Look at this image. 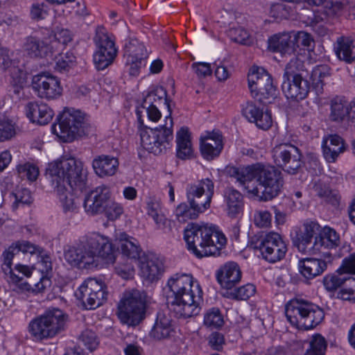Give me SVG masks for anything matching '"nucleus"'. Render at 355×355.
I'll list each match as a JSON object with an SVG mask.
<instances>
[{
  "mask_svg": "<svg viewBox=\"0 0 355 355\" xmlns=\"http://www.w3.org/2000/svg\"><path fill=\"white\" fill-rule=\"evenodd\" d=\"M46 176L59 196L63 211L70 215L78 213L80 201L69 189L73 192L86 189L87 170L83 162L73 157L51 162L46 168Z\"/></svg>",
  "mask_w": 355,
  "mask_h": 355,
  "instance_id": "1",
  "label": "nucleus"
},
{
  "mask_svg": "<svg viewBox=\"0 0 355 355\" xmlns=\"http://www.w3.org/2000/svg\"><path fill=\"white\" fill-rule=\"evenodd\" d=\"M225 173L263 201L277 197L284 185L282 173L269 164L257 163L242 168L227 166Z\"/></svg>",
  "mask_w": 355,
  "mask_h": 355,
  "instance_id": "2",
  "label": "nucleus"
},
{
  "mask_svg": "<svg viewBox=\"0 0 355 355\" xmlns=\"http://www.w3.org/2000/svg\"><path fill=\"white\" fill-rule=\"evenodd\" d=\"M163 102L166 105L169 112L168 116H166L164 125L155 128L144 126L140 112H137L141 145L147 151L156 155L164 153L167 148H169L173 139L172 130L173 122L171 116V109L169 100L167 98L166 91L162 86H150L142 103V107H149L153 105H160Z\"/></svg>",
  "mask_w": 355,
  "mask_h": 355,
  "instance_id": "3",
  "label": "nucleus"
},
{
  "mask_svg": "<svg viewBox=\"0 0 355 355\" xmlns=\"http://www.w3.org/2000/svg\"><path fill=\"white\" fill-rule=\"evenodd\" d=\"M165 290L169 309L177 318H188L199 313L202 291L191 275H173L168 278Z\"/></svg>",
  "mask_w": 355,
  "mask_h": 355,
  "instance_id": "4",
  "label": "nucleus"
},
{
  "mask_svg": "<svg viewBox=\"0 0 355 355\" xmlns=\"http://www.w3.org/2000/svg\"><path fill=\"white\" fill-rule=\"evenodd\" d=\"M187 249L198 258L218 256L227 243L225 236L214 226L189 223L184 232Z\"/></svg>",
  "mask_w": 355,
  "mask_h": 355,
  "instance_id": "5",
  "label": "nucleus"
},
{
  "mask_svg": "<svg viewBox=\"0 0 355 355\" xmlns=\"http://www.w3.org/2000/svg\"><path fill=\"white\" fill-rule=\"evenodd\" d=\"M214 193V184L209 178L189 184L187 187V197L189 205L183 202L177 207L175 211L176 218L181 223L196 219L199 214L210 207Z\"/></svg>",
  "mask_w": 355,
  "mask_h": 355,
  "instance_id": "6",
  "label": "nucleus"
},
{
  "mask_svg": "<svg viewBox=\"0 0 355 355\" xmlns=\"http://www.w3.org/2000/svg\"><path fill=\"white\" fill-rule=\"evenodd\" d=\"M68 315L62 310L49 309L29 322L28 332L36 341L53 338L65 330Z\"/></svg>",
  "mask_w": 355,
  "mask_h": 355,
  "instance_id": "7",
  "label": "nucleus"
},
{
  "mask_svg": "<svg viewBox=\"0 0 355 355\" xmlns=\"http://www.w3.org/2000/svg\"><path fill=\"white\" fill-rule=\"evenodd\" d=\"M288 321L300 329L309 330L319 324L324 317L318 305L302 299H293L285 306Z\"/></svg>",
  "mask_w": 355,
  "mask_h": 355,
  "instance_id": "8",
  "label": "nucleus"
},
{
  "mask_svg": "<svg viewBox=\"0 0 355 355\" xmlns=\"http://www.w3.org/2000/svg\"><path fill=\"white\" fill-rule=\"evenodd\" d=\"M58 123L53 126V132L64 142L89 134L91 128L86 115L80 110L67 108L58 117Z\"/></svg>",
  "mask_w": 355,
  "mask_h": 355,
  "instance_id": "9",
  "label": "nucleus"
},
{
  "mask_svg": "<svg viewBox=\"0 0 355 355\" xmlns=\"http://www.w3.org/2000/svg\"><path fill=\"white\" fill-rule=\"evenodd\" d=\"M337 272V275H328L324 277V288L328 291H334L343 284L348 285L349 288L341 289L338 297L343 300L355 302V278L350 277V275H355V255L350 254L344 259Z\"/></svg>",
  "mask_w": 355,
  "mask_h": 355,
  "instance_id": "10",
  "label": "nucleus"
},
{
  "mask_svg": "<svg viewBox=\"0 0 355 355\" xmlns=\"http://www.w3.org/2000/svg\"><path fill=\"white\" fill-rule=\"evenodd\" d=\"M249 246L259 250L261 257L270 263H275L284 258L287 245L280 234L270 232H259L249 238Z\"/></svg>",
  "mask_w": 355,
  "mask_h": 355,
  "instance_id": "11",
  "label": "nucleus"
},
{
  "mask_svg": "<svg viewBox=\"0 0 355 355\" xmlns=\"http://www.w3.org/2000/svg\"><path fill=\"white\" fill-rule=\"evenodd\" d=\"M146 295L138 290L123 294L118 304V317L122 323L136 326L145 318Z\"/></svg>",
  "mask_w": 355,
  "mask_h": 355,
  "instance_id": "12",
  "label": "nucleus"
},
{
  "mask_svg": "<svg viewBox=\"0 0 355 355\" xmlns=\"http://www.w3.org/2000/svg\"><path fill=\"white\" fill-rule=\"evenodd\" d=\"M252 96L263 104L271 103L277 96V89L270 75L263 68L252 67L248 76Z\"/></svg>",
  "mask_w": 355,
  "mask_h": 355,
  "instance_id": "13",
  "label": "nucleus"
},
{
  "mask_svg": "<svg viewBox=\"0 0 355 355\" xmlns=\"http://www.w3.org/2000/svg\"><path fill=\"white\" fill-rule=\"evenodd\" d=\"M272 155L275 164L291 175L298 173L304 165L301 150L291 144L284 143L275 146Z\"/></svg>",
  "mask_w": 355,
  "mask_h": 355,
  "instance_id": "14",
  "label": "nucleus"
},
{
  "mask_svg": "<svg viewBox=\"0 0 355 355\" xmlns=\"http://www.w3.org/2000/svg\"><path fill=\"white\" fill-rule=\"evenodd\" d=\"M106 286L101 280L87 278L75 292V296L87 309H95L107 299Z\"/></svg>",
  "mask_w": 355,
  "mask_h": 355,
  "instance_id": "15",
  "label": "nucleus"
},
{
  "mask_svg": "<svg viewBox=\"0 0 355 355\" xmlns=\"http://www.w3.org/2000/svg\"><path fill=\"white\" fill-rule=\"evenodd\" d=\"M82 243L89 255L93 257L95 266H97V257H101L107 263L114 262L115 250L108 237L93 232L83 237Z\"/></svg>",
  "mask_w": 355,
  "mask_h": 355,
  "instance_id": "16",
  "label": "nucleus"
},
{
  "mask_svg": "<svg viewBox=\"0 0 355 355\" xmlns=\"http://www.w3.org/2000/svg\"><path fill=\"white\" fill-rule=\"evenodd\" d=\"M94 40L97 47L94 62L98 70H103L113 62L117 55V49L103 28L97 29Z\"/></svg>",
  "mask_w": 355,
  "mask_h": 355,
  "instance_id": "17",
  "label": "nucleus"
},
{
  "mask_svg": "<svg viewBox=\"0 0 355 355\" xmlns=\"http://www.w3.org/2000/svg\"><path fill=\"white\" fill-rule=\"evenodd\" d=\"M33 89L37 96L47 100L55 99L62 94L60 80L49 73H41L33 78Z\"/></svg>",
  "mask_w": 355,
  "mask_h": 355,
  "instance_id": "18",
  "label": "nucleus"
},
{
  "mask_svg": "<svg viewBox=\"0 0 355 355\" xmlns=\"http://www.w3.org/2000/svg\"><path fill=\"white\" fill-rule=\"evenodd\" d=\"M110 198L111 191L108 187L101 185L96 187L85 196L83 205L85 211L89 216L103 214Z\"/></svg>",
  "mask_w": 355,
  "mask_h": 355,
  "instance_id": "19",
  "label": "nucleus"
},
{
  "mask_svg": "<svg viewBox=\"0 0 355 355\" xmlns=\"http://www.w3.org/2000/svg\"><path fill=\"white\" fill-rule=\"evenodd\" d=\"M223 148V136L219 131L207 132L200 137V150L204 159L211 161L218 157Z\"/></svg>",
  "mask_w": 355,
  "mask_h": 355,
  "instance_id": "20",
  "label": "nucleus"
},
{
  "mask_svg": "<svg viewBox=\"0 0 355 355\" xmlns=\"http://www.w3.org/2000/svg\"><path fill=\"white\" fill-rule=\"evenodd\" d=\"M243 115L259 129L267 130L272 124L271 113L253 102H248L242 110Z\"/></svg>",
  "mask_w": 355,
  "mask_h": 355,
  "instance_id": "21",
  "label": "nucleus"
},
{
  "mask_svg": "<svg viewBox=\"0 0 355 355\" xmlns=\"http://www.w3.org/2000/svg\"><path fill=\"white\" fill-rule=\"evenodd\" d=\"M216 279L225 291L233 288L241 279V271L239 265L233 261L225 263L217 270Z\"/></svg>",
  "mask_w": 355,
  "mask_h": 355,
  "instance_id": "22",
  "label": "nucleus"
},
{
  "mask_svg": "<svg viewBox=\"0 0 355 355\" xmlns=\"http://www.w3.org/2000/svg\"><path fill=\"white\" fill-rule=\"evenodd\" d=\"M66 261L72 266L78 268H90L95 266L92 256L89 255L87 248L81 242L76 245L71 246L64 252Z\"/></svg>",
  "mask_w": 355,
  "mask_h": 355,
  "instance_id": "23",
  "label": "nucleus"
},
{
  "mask_svg": "<svg viewBox=\"0 0 355 355\" xmlns=\"http://www.w3.org/2000/svg\"><path fill=\"white\" fill-rule=\"evenodd\" d=\"M322 154L328 163H335L338 157L347 149L345 140L338 135H331L323 139Z\"/></svg>",
  "mask_w": 355,
  "mask_h": 355,
  "instance_id": "24",
  "label": "nucleus"
},
{
  "mask_svg": "<svg viewBox=\"0 0 355 355\" xmlns=\"http://www.w3.org/2000/svg\"><path fill=\"white\" fill-rule=\"evenodd\" d=\"M309 82L302 76L284 80L282 83V90L286 96L295 101L304 99L309 94Z\"/></svg>",
  "mask_w": 355,
  "mask_h": 355,
  "instance_id": "25",
  "label": "nucleus"
},
{
  "mask_svg": "<svg viewBox=\"0 0 355 355\" xmlns=\"http://www.w3.org/2000/svg\"><path fill=\"white\" fill-rule=\"evenodd\" d=\"M141 275L150 282L157 280L164 272L163 261L155 254H150L140 261Z\"/></svg>",
  "mask_w": 355,
  "mask_h": 355,
  "instance_id": "26",
  "label": "nucleus"
},
{
  "mask_svg": "<svg viewBox=\"0 0 355 355\" xmlns=\"http://www.w3.org/2000/svg\"><path fill=\"white\" fill-rule=\"evenodd\" d=\"M26 113L31 121L42 125L49 123L54 114L53 111L46 104L37 101L27 103Z\"/></svg>",
  "mask_w": 355,
  "mask_h": 355,
  "instance_id": "27",
  "label": "nucleus"
},
{
  "mask_svg": "<svg viewBox=\"0 0 355 355\" xmlns=\"http://www.w3.org/2000/svg\"><path fill=\"white\" fill-rule=\"evenodd\" d=\"M175 333L173 321L168 315L158 312L150 336L156 340L169 338Z\"/></svg>",
  "mask_w": 355,
  "mask_h": 355,
  "instance_id": "28",
  "label": "nucleus"
},
{
  "mask_svg": "<svg viewBox=\"0 0 355 355\" xmlns=\"http://www.w3.org/2000/svg\"><path fill=\"white\" fill-rule=\"evenodd\" d=\"M94 173L100 178L114 175L119 168V160L116 157L109 155L96 156L92 161Z\"/></svg>",
  "mask_w": 355,
  "mask_h": 355,
  "instance_id": "29",
  "label": "nucleus"
},
{
  "mask_svg": "<svg viewBox=\"0 0 355 355\" xmlns=\"http://www.w3.org/2000/svg\"><path fill=\"white\" fill-rule=\"evenodd\" d=\"M23 51L31 58H42L48 55L52 56L53 51L50 45L47 44L40 38L30 35L24 38L22 45Z\"/></svg>",
  "mask_w": 355,
  "mask_h": 355,
  "instance_id": "30",
  "label": "nucleus"
},
{
  "mask_svg": "<svg viewBox=\"0 0 355 355\" xmlns=\"http://www.w3.org/2000/svg\"><path fill=\"white\" fill-rule=\"evenodd\" d=\"M300 274L306 279H313L321 275L327 268V262L322 259L305 258L298 263Z\"/></svg>",
  "mask_w": 355,
  "mask_h": 355,
  "instance_id": "31",
  "label": "nucleus"
},
{
  "mask_svg": "<svg viewBox=\"0 0 355 355\" xmlns=\"http://www.w3.org/2000/svg\"><path fill=\"white\" fill-rule=\"evenodd\" d=\"M329 120L332 122L342 124L347 128V101L344 96H336L329 102Z\"/></svg>",
  "mask_w": 355,
  "mask_h": 355,
  "instance_id": "32",
  "label": "nucleus"
},
{
  "mask_svg": "<svg viewBox=\"0 0 355 355\" xmlns=\"http://www.w3.org/2000/svg\"><path fill=\"white\" fill-rule=\"evenodd\" d=\"M340 244V238L335 230L329 227H324L315 236V250L317 253L322 249H335Z\"/></svg>",
  "mask_w": 355,
  "mask_h": 355,
  "instance_id": "33",
  "label": "nucleus"
},
{
  "mask_svg": "<svg viewBox=\"0 0 355 355\" xmlns=\"http://www.w3.org/2000/svg\"><path fill=\"white\" fill-rule=\"evenodd\" d=\"M292 36V32L275 34L268 39V48L273 52L291 54L294 53Z\"/></svg>",
  "mask_w": 355,
  "mask_h": 355,
  "instance_id": "34",
  "label": "nucleus"
},
{
  "mask_svg": "<svg viewBox=\"0 0 355 355\" xmlns=\"http://www.w3.org/2000/svg\"><path fill=\"white\" fill-rule=\"evenodd\" d=\"M177 157L181 159H191L193 157V149L191 141V135L188 128L182 127L177 132Z\"/></svg>",
  "mask_w": 355,
  "mask_h": 355,
  "instance_id": "35",
  "label": "nucleus"
},
{
  "mask_svg": "<svg viewBox=\"0 0 355 355\" xmlns=\"http://www.w3.org/2000/svg\"><path fill=\"white\" fill-rule=\"evenodd\" d=\"M354 40L351 37L340 36L334 44V51L340 60L352 63L355 60Z\"/></svg>",
  "mask_w": 355,
  "mask_h": 355,
  "instance_id": "36",
  "label": "nucleus"
},
{
  "mask_svg": "<svg viewBox=\"0 0 355 355\" xmlns=\"http://www.w3.org/2000/svg\"><path fill=\"white\" fill-rule=\"evenodd\" d=\"M223 196L228 216L236 217L243 209V200L242 194L234 188L228 187L224 191Z\"/></svg>",
  "mask_w": 355,
  "mask_h": 355,
  "instance_id": "37",
  "label": "nucleus"
},
{
  "mask_svg": "<svg viewBox=\"0 0 355 355\" xmlns=\"http://www.w3.org/2000/svg\"><path fill=\"white\" fill-rule=\"evenodd\" d=\"M119 240V248L123 255L131 259H137L139 257L141 248L136 239L123 232L120 234Z\"/></svg>",
  "mask_w": 355,
  "mask_h": 355,
  "instance_id": "38",
  "label": "nucleus"
},
{
  "mask_svg": "<svg viewBox=\"0 0 355 355\" xmlns=\"http://www.w3.org/2000/svg\"><path fill=\"white\" fill-rule=\"evenodd\" d=\"M124 58L146 60L148 53L143 43L136 38H130L124 45Z\"/></svg>",
  "mask_w": 355,
  "mask_h": 355,
  "instance_id": "39",
  "label": "nucleus"
},
{
  "mask_svg": "<svg viewBox=\"0 0 355 355\" xmlns=\"http://www.w3.org/2000/svg\"><path fill=\"white\" fill-rule=\"evenodd\" d=\"M313 189L322 200L333 205L338 204L339 198L335 191L329 189L327 184L318 181L315 183Z\"/></svg>",
  "mask_w": 355,
  "mask_h": 355,
  "instance_id": "40",
  "label": "nucleus"
},
{
  "mask_svg": "<svg viewBox=\"0 0 355 355\" xmlns=\"http://www.w3.org/2000/svg\"><path fill=\"white\" fill-rule=\"evenodd\" d=\"M255 291L253 284H248L235 289L230 288L229 291H225L223 295L233 300H246L254 294Z\"/></svg>",
  "mask_w": 355,
  "mask_h": 355,
  "instance_id": "41",
  "label": "nucleus"
},
{
  "mask_svg": "<svg viewBox=\"0 0 355 355\" xmlns=\"http://www.w3.org/2000/svg\"><path fill=\"white\" fill-rule=\"evenodd\" d=\"M16 135L15 124L0 112V141L9 140Z\"/></svg>",
  "mask_w": 355,
  "mask_h": 355,
  "instance_id": "42",
  "label": "nucleus"
},
{
  "mask_svg": "<svg viewBox=\"0 0 355 355\" xmlns=\"http://www.w3.org/2000/svg\"><path fill=\"white\" fill-rule=\"evenodd\" d=\"M76 59V56L71 51L58 53L55 58L54 69L59 72L68 71L75 64Z\"/></svg>",
  "mask_w": 355,
  "mask_h": 355,
  "instance_id": "43",
  "label": "nucleus"
},
{
  "mask_svg": "<svg viewBox=\"0 0 355 355\" xmlns=\"http://www.w3.org/2000/svg\"><path fill=\"white\" fill-rule=\"evenodd\" d=\"M292 35L294 51L296 47L309 51L314 46V40L310 33L305 31L292 32Z\"/></svg>",
  "mask_w": 355,
  "mask_h": 355,
  "instance_id": "44",
  "label": "nucleus"
},
{
  "mask_svg": "<svg viewBox=\"0 0 355 355\" xmlns=\"http://www.w3.org/2000/svg\"><path fill=\"white\" fill-rule=\"evenodd\" d=\"M327 345L324 338L320 334H315L309 341V348L304 355H324Z\"/></svg>",
  "mask_w": 355,
  "mask_h": 355,
  "instance_id": "45",
  "label": "nucleus"
},
{
  "mask_svg": "<svg viewBox=\"0 0 355 355\" xmlns=\"http://www.w3.org/2000/svg\"><path fill=\"white\" fill-rule=\"evenodd\" d=\"M224 324L220 311L217 308H212L207 311L204 316V324L211 329H219Z\"/></svg>",
  "mask_w": 355,
  "mask_h": 355,
  "instance_id": "46",
  "label": "nucleus"
},
{
  "mask_svg": "<svg viewBox=\"0 0 355 355\" xmlns=\"http://www.w3.org/2000/svg\"><path fill=\"white\" fill-rule=\"evenodd\" d=\"M313 238L309 236L299 233L297 234L295 245L297 248L298 250L302 253L316 254L317 250H315V239H314V241H313Z\"/></svg>",
  "mask_w": 355,
  "mask_h": 355,
  "instance_id": "47",
  "label": "nucleus"
},
{
  "mask_svg": "<svg viewBox=\"0 0 355 355\" xmlns=\"http://www.w3.org/2000/svg\"><path fill=\"white\" fill-rule=\"evenodd\" d=\"M19 175L30 182L35 181L39 175V168L33 164L26 162L17 166Z\"/></svg>",
  "mask_w": 355,
  "mask_h": 355,
  "instance_id": "48",
  "label": "nucleus"
},
{
  "mask_svg": "<svg viewBox=\"0 0 355 355\" xmlns=\"http://www.w3.org/2000/svg\"><path fill=\"white\" fill-rule=\"evenodd\" d=\"M18 253L17 247L12 243L11 245L8 247L6 250H5L1 255L2 259V266L1 268L7 276L13 273L14 271L12 269V259L15 254Z\"/></svg>",
  "mask_w": 355,
  "mask_h": 355,
  "instance_id": "49",
  "label": "nucleus"
},
{
  "mask_svg": "<svg viewBox=\"0 0 355 355\" xmlns=\"http://www.w3.org/2000/svg\"><path fill=\"white\" fill-rule=\"evenodd\" d=\"M10 197L14 199L12 209H16L20 205H29L32 202L31 191L24 188L18 189L10 193Z\"/></svg>",
  "mask_w": 355,
  "mask_h": 355,
  "instance_id": "50",
  "label": "nucleus"
},
{
  "mask_svg": "<svg viewBox=\"0 0 355 355\" xmlns=\"http://www.w3.org/2000/svg\"><path fill=\"white\" fill-rule=\"evenodd\" d=\"M304 65L302 61L297 57H293L286 65L284 78L292 79L296 76H302L299 72L302 69Z\"/></svg>",
  "mask_w": 355,
  "mask_h": 355,
  "instance_id": "51",
  "label": "nucleus"
},
{
  "mask_svg": "<svg viewBox=\"0 0 355 355\" xmlns=\"http://www.w3.org/2000/svg\"><path fill=\"white\" fill-rule=\"evenodd\" d=\"M123 213V206L115 201L111 200L110 199L107 200L106 207H105V210L103 212V214H104L110 220H115L118 219Z\"/></svg>",
  "mask_w": 355,
  "mask_h": 355,
  "instance_id": "52",
  "label": "nucleus"
},
{
  "mask_svg": "<svg viewBox=\"0 0 355 355\" xmlns=\"http://www.w3.org/2000/svg\"><path fill=\"white\" fill-rule=\"evenodd\" d=\"M26 83V78L24 74L22 73L12 74L10 82V91L19 98L23 94Z\"/></svg>",
  "mask_w": 355,
  "mask_h": 355,
  "instance_id": "53",
  "label": "nucleus"
},
{
  "mask_svg": "<svg viewBox=\"0 0 355 355\" xmlns=\"http://www.w3.org/2000/svg\"><path fill=\"white\" fill-rule=\"evenodd\" d=\"M79 340L91 352L94 350L98 345L96 334L91 329H87L83 331L79 336Z\"/></svg>",
  "mask_w": 355,
  "mask_h": 355,
  "instance_id": "54",
  "label": "nucleus"
},
{
  "mask_svg": "<svg viewBox=\"0 0 355 355\" xmlns=\"http://www.w3.org/2000/svg\"><path fill=\"white\" fill-rule=\"evenodd\" d=\"M17 247L18 253H30L31 254H41L44 252V249L39 245H35L28 241L21 240L13 243Z\"/></svg>",
  "mask_w": 355,
  "mask_h": 355,
  "instance_id": "55",
  "label": "nucleus"
},
{
  "mask_svg": "<svg viewBox=\"0 0 355 355\" xmlns=\"http://www.w3.org/2000/svg\"><path fill=\"white\" fill-rule=\"evenodd\" d=\"M125 66L128 68L130 76L137 77L139 75L141 69L144 68L146 65V60L144 59H135V58H125Z\"/></svg>",
  "mask_w": 355,
  "mask_h": 355,
  "instance_id": "56",
  "label": "nucleus"
},
{
  "mask_svg": "<svg viewBox=\"0 0 355 355\" xmlns=\"http://www.w3.org/2000/svg\"><path fill=\"white\" fill-rule=\"evenodd\" d=\"M55 40L51 41L50 46L51 50L54 48L60 49L71 41V36L68 30L62 29L56 33L54 35Z\"/></svg>",
  "mask_w": 355,
  "mask_h": 355,
  "instance_id": "57",
  "label": "nucleus"
},
{
  "mask_svg": "<svg viewBox=\"0 0 355 355\" xmlns=\"http://www.w3.org/2000/svg\"><path fill=\"white\" fill-rule=\"evenodd\" d=\"M329 68L327 65H319L315 67L311 74V78L313 79V83L316 85V87H318L319 84H321L320 89H322L323 85V78L329 76Z\"/></svg>",
  "mask_w": 355,
  "mask_h": 355,
  "instance_id": "58",
  "label": "nucleus"
},
{
  "mask_svg": "<svg viewBox=\"0 0 355 355\" xmlns=\"http://www.w3.org/2000/svg\"><path fill=\"white\" fill-rule=\"evenodd\" d=\"M229 36L235 42L248 44L249 42L248 33L241 27L232 28L229 31Z\"/></svg>",
  "mask_w": 355,
  "mask_h": 355,
  "instance_id": "59",
  "label": "nucleus"
},
{
  "mask_svg": "<svg viewBox=\"0 0 355 355\" xmlns=\"http://www.w3.org/2000/svg\"><path fill=\"white\" fill-rule=\"evenodd\" d=\"M8 276L9 278L8 282L15 285L16 286L15 289H18L19 291L25 292L32 290L31 285L24 279L23 276L16 275L15 272Z\"/></svg>",
  "mask_w": 355,
  "mask_h": 355,
  "instance_id": "60",
  "label": "nucleus"
},
{
  "mask_svg": "<svg viewBox=\"0 0 355 355\" xmlns=\"http://www.w3.org/2000/svg\"><path fill=\"white\" fill-rule=\"evenodd\" d=\"M48 15L47 6L44 3H33L31 9V17L35 20L44 19Z\"/></svg>",
  "mask_w": 355,
  "mask_h": 355,
  "instance_id": "61",
  "label": "nucleus"
},
{
  "mask_svg": "<svg viewBox=\"0 0 355 355\" xmlns=\"http://www.w3.org/2000/svg\"><path fill=\"white\" fill-rule=\"evenodd\" d=\"M320 226L317 222L312 220H306L302 225V229L300 233L304 235L309 236L312 238H315L318 236Z\"/></svg>",
  "mask_w": 355,
  "mask_h": 355,
  "instance_id": "62",
  "label": "nucleus"
},
{
  "mask_svg": "<svg viewBox=\"0 0 355 355\" xmlns=\"http://www.w3.org/2000/svg\"><path fill=\"white\" fill-rule=\"evenodd\" d=\"M272 216L268 211H259L254 214V224L259 227H266L270 225Z\"/></svg>",
  "mask_w": 355,
  "mask_h": 355,
  "instance_id": "63",
  "label": "nucleus"
},
{
  "mask_svg": "<svg viewBox=\"0 0 355 355\" xmlns=\"http://www.w3.org/2000/svg\"><path fill=\"white\" fill-rule=\"evenodd\" d=\"M115 271L116 273L123 279H128L133 276L135 270L131 263H125L116 266Z\"/></svg>",
  "mask_w": 355,
  "mask_h": 355,
  "instance_id": "64",
  "label": "nucleus"
}]
</instances>
